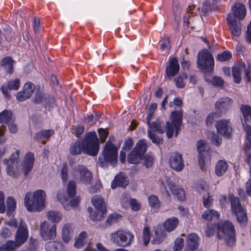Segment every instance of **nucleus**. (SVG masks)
<instances>
[{
  "instance_id": "1",
  "label": "nucleus",
  "mask_w": 251,
  "mask_h": 251,
  "mask_svg": "<svg viewBox=\"0 0 251 251\" xmlns=\"http://www.w3.org/2000/svg\"><path fill=\"white\" fill-rule=\"evenodd\" d=\"M46 192L41 189L25 194L24 204L29 212H40L45 207Z\"/></svg>"
},
{
  "instance_id": "2",
  "label": "nucleus",
  "mask_w": 251,
  "mask_h": 251,
  "mask_svg": "<svg viewBox=\"0 0 251 251\" xmlns=\"http://www.w3.org/2000/svg\"><path fill=\"white\" fill-rule=\"evenodd\" d=\"M73 155H77L83 152L84 153L94 156V133L89 132L86 134L82 142L77 141L72 143L69 149Z\"/></svg>"
},
{
  "instance_id": "3",
  "label": "nucleus",
  "mask_w": 251,
  "mask_h": 251,
  "mask_svg": "<svg viewBox=\"0 0 251 251\" xmlns=\"http://www.w3.org/2000/svg\"><path fill=\"white\" fill-rule=\"evenodd\" d=\"M217 236L219 239L224 240L227 245L235 244V231L234 225L229 221L219 223L218 225Z\"/></svg>"
},
{
  "instance_id": "4",
  "label": "nucleus",
  "mask_w": 251,
  "mask_h": 251,
  "mask_svg": "<svg viewBox=\"0 0 251 251\" xmlns=\"http://www.w3.org/2000/svg\"><path fill=\"white\" fill-rule=\"evenodd\" d=\"M171 122H167L166 124V135L168 138H171L173 136L175 131L176 136H177L182 122V113L181 111H175L171 113L170 116Z\"/></svg>"
},
{
  "instance_id": "5",
  "label": "nucleus",
  "mask_w": 251,
  "mask_h": 251,
  "mask_svg": "<svg viewBox=\"0 0 251 251\" xmlns=\"http://www.w3.org/2000/svg\"><path fill=\"white\" fill-rule=\"evenodd\" d=\"M19 151L16 150L13 153L9 159H4L3 164L6 165L5 171L9 176L13 178L18 177L21 174L22 168L19 164Z\"/></svg>"
},
{
  "instance_id": "6",
  "label": "nucleus",
  "mask_w": 251,
  "mask_h": 251,
  "mask_svg": "<svg viewBox=\"0 0 251 251\" xmlns=\"http://www.w3.org/2000/svg\"><path fill=\"white\" fill-rule=\"evenodd\" d=\"M229 200L232 213L236 216L237 222L241 226H245L248 222V218L246 211L241 205L239 199L233 195H230Z\"/></svg>"
},
{
  "instance_id": "7",
  "label": "nucleus",
  "mask_w": 251,
  "mask_h": 251,
  "mask_svg": "<svg viewBox=\"0 0 251 251\" xmlns=\"http://www.w3.org/2000/svg\"><path fill=\"white\" fill-rule=\"evenodd\" d=\"M198 68L203 72L212 73L214 66V58L207 50L200 51L197 61Z\"/></svg>"
},
{
  "instance_id": "8",
  "label": "nucleus",
  "mask_w": 251,
  "mask_h": 251,
  "mask_svg": "<svg viewBox=\"0 0 251 251\" xmlns=\"http://www.w3.org/2000/svg\"><path fill=\"white\" fill-rule=\"evenodd\" d=\"M134 236L130 231L124 230L117 231L111 234V239L117 245L126 247L130 246L133 242Z\"/></svg>"
},
{
  "instance_id": "9",
  "label": "nucleus",
  "mask_w": 251,
  "mask_h": 251,
  "mask_svg": "<svg viewBox=\"0 0 251 251\" xmlns=\"http://www.w3.org/2000/svg\"><path fill=\"white\" fill-rule=\"evenodd\" d=\"M118 151V149L113 143L107 141L102 152L105 161L115 166L117 162Z\"/></svg>"
},
{
  "instance_id": "10",
  "label": "nucleus",
  "mask_w": 251,
  "mask_h": 251,
  "mask_svg": "<svg viewBox=\"0 0 251 251\" xmlns=\"http://www.w3.org/2000/svg\"><path fill=\"white\" fill-rule=\"evenodd\" d=\"M72 175L75 179L84 184H89L93 179L92 173L84 166H78L72 173Z\"/></svg>"
},
{
  "instance_id": "11",
  "label": "nucleus",
  "mask_w": 251,
  "mask_h": 251,
  "mask_svg": "<svg viewBox=\"0 0 251 251\" xmlns=\"http://www.w3.org/2000/svg\"><path fill=\"white\" fill-rule=\"evenodd\" d=\"M56 228L55 224L51 225L44 221L40 226V233L44 240H50L54 239L56 236Z\"/></svg>"
},
{
  "instance_id": "12",
  "label": "nucleus",
  "mask_w": 251,
  "mask_h": 251,
  "mask_svg": "<svg viewBox=\"0 0 251 251\" xmlns=\"http://www.w3.org/2000/svg\"><path fill=\"white\" fill-rule=\"evenodd\" d=\"M28 237V229L25 223L21 221L15 235V241L17 247H20L26 241Z\"/></svg>"
},
{
  "instance_id": "13",
  "label": "nucleus",
  "mask_w": 251,
  "mask_h": 251,
  "mask_svg": "<svg viewBox=\"0 0 251 251\" xmlns=\"http://www.w3.org/2000/svg\"><path fill=\"white\" fill-rule=\"evenodd\" d=\"M107 213L106 204L100 196H95V221L102 219Z\"/></svg>"
},
{
  "instance_id": "14",
  "label": "nucleus",
  "mask_w": 251,
  "mask_h": 251,
  "mask_svg": "<svg viewBox=\"0 0 251 251\" xmlns=\"http://www.w3.org/2000/svg\"><path fill=\"white\" fill-rule=\"evenodd\" d=\"M57 199L64 209L67 210H70L71 208H76L80 202V199L79 197H76L69 201L65 195L61 192H59L57 194Z\"/></svg>"
},
{
  "instance_id": "15",
  "label": "nucleus",
  "mask_w": 251,
  "mask_h": 251,
  "mask_svg": "<svg viewBox=\"0 0 251 251\" xmlns=\"http://www.w3.org/2000/svg\"><path fill=\"white\" fill-rule=\"evenodd\" d=\"M35 89V85L31 82L25 83L22 91H19L16 94V99L19 101H23L28 99L32 95Z\"/></svg>"
},
{
  "instance_id": "16",
  "label": "nucleus",
  "mask_w": 251,
  "mask_h": 251,
  "mask_svg": "<svg viewBox=\"0 0 251 251\" xmlns=\"http://www.w3.org/2000/svg\"><path fill=\"white\" fill-rule=\"evenodd\" d=\"M34 162V155L33 153H26L22 164V171L25 177L32 170Z\"/></svg>"
},
{
  "instance_id": "17",
  "label": "nucleus",
  "mask_w": 251,
  "mask_h": 251,
  "mask_svg": "<svg viewBox=\"0 0 251 251\" xmlns=\"http://www.w3.org/2000/svg\"><path fill=\"white\" fill-rule=\"evenodd\" d=\"M216 127L217 132L225 137H228L232 133V129L229 120H221L219 121L216 125Z\"/></svg>"
},
{
  "instance_id": "18",
  "label": "nucleus",
  "mask_w": 251,
  "mask_h": 251,
  "mask_svg": "<svg viewBox=\"0 0 251 251\" xmlns=\"http://www.w3.org/2000/svg\"><path fill=\"white\" fill-rule=\"evenodd\" d=\"M170 167L176 171H180L184 167V162L181 154L177 152L173 153L170 158Z\"/></svg>"
},
{
  "instance_id": "19",
  "label": "nucleus",
  "mask_w": 251,
  "mask_h": 251,
  "mask_svg": "<svg viewBox=\"0 0 251 251\" xmlns=\"http://www.w3.org/2000/svg\"><path fill=\"white\" fill-rule=\"evenodd\" d=\"M179 70V65L176 57L170 58L169 64L166 68V75L168 77L174 76Z\"/></svg>"
},
{
  "instance_id": "20",
  "label": "nucleus",
  "mask_w": 251,
  "mask_h": 251,
  "mask_svg": "<svg viewBox=\"0 0 251 251\" xmlns=\"http://www.w3.org/2000/svg\"><path fill=\"white\" fill-rule=\"evenodd\" d=\"M167 183L169 188L175 196V198L180 201L185 200V191L181 187L172 183L169 179L167 180Z\"/></svg>"
},
{
  "instance_id": "21",
  "label": "nucleus",
  "mask_w": 251,
  "mask_h": 251,
  "mask_svg": "<svg viewBox=\"0 0 251 251\" xmlns=\"http://www.w3.org/2000/svg\"><path fill=\"white\" fill-rule=\"evenodd\" d=\"M74 226L71 223L65 224L61 229V238L65 243L70 242L73 237Z\"/></svg>"
},
{
  "instance_id": "22",
  "label": "nucleus",
  "mask_w": 251,
  "mask_h": 251,
  "mask_svg": "<svg viewBox=\"0 0 251 251\" xmlns=\"http://www.w3.org/2000/svg\"><path fill=\"white\" fill-rule=\"evenodd\" d=\"M226 20L231 34L234 36L238 37L241 34V28L232 17L231 14H227Z\"/></svg>"
},
{
  "instance_id": "23",
  "label": "nucleus",
  "mask_w": 251,
  "mask_h": 251,
  "mask_svg": "<svg viewBox=\"0 0 251 251\" xmlns=\"http://www.w3.org/2000/svg\"><path fill=\"white\" fill-rule=\"evenodd\" d=\"M234 16L239 20L243 19L246 15V9L244 4L240 2H236L232 7Z\"/></svg>"
},
{
  "instance_id": "24",
  "label": "nucleus",
  "mask_w": 251,
  "mask_h": 251,
  "mask_svg": "<svg viewBox=\"0 0 251 251\" xmlns=\"http://www.w3.org/2000/svg\"><path fill=\"white\" fill-rule=\"evenodd\" d=\"M245 63H241L235 64L232 69V76L234 82L239 84L241 81V75L242 72L245 69Z\"/></svg>"
},
{
  "instance_id": "25",
  "label": "nucleus",
  "mask_w": 251,
  "mask_h": 251,
  "mask_svg": "<svg viewBox=\"0 0 251 251\" xmlns=\"http://www.w3.org/2000/svg\"><path fill=\"white\" fill-rule=\"evenodd\" d=\"M233 103L232 100L228 97L222 98L217 100L215 103V108L220 111H225L230 108Z\"/></svg>"
},
{
  "instance_id": "26",
  "label": "nucleus",
  "mask_w": 251,
  "mask_h": 251,
  "mask_svg": "<svg viewBox=\"0 0 251 251\" xmlns=\"http://www.w3.org/2000/svg\"><path fill=\"white\" fill-rule=\"evenodd\" d=\"M128 184L127 178L124 174L121 173L114 177L111 183V188L114 189L117 187H126Z\"/></svg>"
},
{
  "instance_id": "27",
  "label": "nucleus",
  "mask_w": 251,
  "mask_h": 251,
  "mask_svg": "<svg viewBox=\"0 0 251 251\" xmlns=\"http://www.w3.org/2000/svg\"><path fill=\"white\" fill-rule=\"evenodd\" d=\"M54 133V131L53 129L42 130L36 134L35 138L38 142L45 144L46 139L48 140Z\"/></svg>"
},
{
  "instance_id": "28",
  "label": "nucleus",
  "mask_w": 251,
  "mask_h": 251,
  "mask_svg": "<svg viewBox=\"0 0 251 251\" xmlns=\"http://www.w3.org/2000/svg\"><path fill=\"white\" fill-rule=\"evenodd\" d=\"M200 240V238L195 233L188 235L186 243L188 249L191 251L196 250L198 248Z\"/></svg>"
},
{
  "instance_id": "29",
  "label": "nucleus",
  "mask_w": 251,
  "mask_h": 251,
  "mask_svg": "<svg viewBox=\"0 0 251 251\" xmlns=\"http://www.w3.org/2000/svg\"><path fill=\"white\" fill-rule=\"evenodd\" d=\"M46 251H65L66 249L61 242L49 241L45 246Z\"/></svg>"
},
{
  "instance_id": "30",
  "label": "nucleus",
  "mask_w": 251,
  "mask_h": 251,
  "mask_svg": "<svg viewBox=\"0 0 251 251\" xmlns=\"http://www.w3.org/2000/svg\"><path fill=\"white\" fill-rule=\"evenodd\" d=\"M178 225V220L177 218L173 217L167 219L163 223V226L165 230L171 232L175 229Z\"/></svg>"
},
{
  "instance_id": "31",
  "label": "nucleus",
  "mask_w": 251,
  "mask_h": 251,
  "mask_svg": "<svg viewBox=\"0 0 251 251\" xmlns=\"http://www.w3.org/2000/svg\"><path fill=\"white\" fill-rule=\"evenodd\" d=\"M228 167V164L226 161L223 160H219L215 166V174L218 176H221L226 172Z\"/></svg>"
},
{
  "instance_id": "32",
  "label": "nucleus",
  "mask_w": 251,
  "mask_h": 251,
  "mask_svg": "<svg viewBox=\"0 0 251 251\" xmlns=\"http://www.w3.org/2000/svg\"><path fill=\"white\" fill-rule=\"evenodd\" d=\"M0 66L7 73L11 74L13 70V60L10 57H4L0 62Z\"/></svg>"
},
{
  "instance_id": "33",
  "label": "nucleus",
  "mask_w": 251,
  "mask_h": 251,
  "mask_svg": "<svg viewBox=\"0 0 251 251\" xmlns=\"http://www.w3.org/2000/svg\"><path fill=\"white\" fill-rule=\"evenodd\" d=\"M47 217L48 220L52 223H58L62 219V214L60 212L55 210L48 211Z\"/></svg>"
},
{
  "instance_id": "34",
  "label": "nucleus",
  "mask_w": 251,
  "mask_h": 251,
  "mask_svg": "<svg viewBox=\"0 0 251 251\" xmlns=\"http://www.w3.org/2000/svg\"><path fill=\"white\" fill-rule=\"evenodd\" d=\"M148 147V143L145 139H141L136 144L133 150L143 156Z\"/></svg>"
},
{
  "instance_id": "35",
  "label": "nucleus",
  "mask_w": 251,
  "mask_h": 251,
  "mask_svg": "<svg viewBox=\"0 0 251 251\" xmlns=\"http://www.w3.org/2000/svg\"><path fill=\"white\" fill-rule=\"evenodd\" d=\"M201 218L202 219L208 221L213 220H218L220 218V214L217 211L213 209H207L202 215Z\"/></svg>"
},
{
  "instance_id": "36",
  "label": "nucleus",
  "mask_w": 251,
  "mask_h": 251,
  "mask_svg": "<svg viewBox=\"0 0 251 251\" xmlns=\"http://www.w3.org/2000/svg\"><path fill=\"white\" fill-rule=\"evenodd\" d=\"M6 214L10 217L16 208V201L12 197H8L6 199Z\"/></svg>"
},
{
  "instance_id": "37",
  "label": "nucleus",
  "mask_w": 251,
  "mask_h": 251,
  "mask_svg": "<svg viewBox=\"0 0 251 251\" xmlns=\"http://www.w3.org/2000/svg\"><path fill=\"white\" fill-rule=\"evenodd\" d=\"M12 119V114L10 111L8 110L3 111L0 113V122L1 123L0 126H3V124H8L13 121Z\"/></svg>"
},
{
  "instance_id": "38",
  "label": "nucleus",
  "mask_w": 251,
  "mask_h": 251,
  "mask_svg": "<svg viewBox=\"0 0 251 251\" xmlns=\"http://www.w3.org/2000/svg\"><path fill=\"white\" fill-rule=\"evenodd\" d=\"M148 203L151 208L157 210L161 206V202L157 196L151 195L148 197Z\"/></svg>"
},
{
  "instance_id": "39",
  "label": "nucleus",
  "mask_w": 251,
  "mask_h": 251,
  "mask_svg": "<svg viewBox=\"0 0 251 251\" xmlns=\"http://www.w3.org/2000/svg\"><path fill=\"white\" fill-rule=\"evenodd\" d=\"M142 157L143 156L133 150L128 155L127 160L130 164H137L139 162Z\"/></svg>"
},
{
  "instance_id": "40",
  "label": "nucleus",
  "mask_w": 251,
  "mask_h": 251,
  "mask_svg": "<svg viewBox=\"0 0 251 251\" xmlns=\"http://www.w3.org/2000/svg\"><path fill=\"white\" fill-rule=\"evenodd\" d=\"M87 236V233L85 231H82L79 233L77 237L75 238L74 246L76 248H80L84 245V241Z\"/></svg>"
},
{
  "instance_id": "41",
  "label": "nucleus",
  "mask_w": 251,
  "mask_h": 251,
  "mask_svg": "<svg viewBox=\"0 0 251 251\" xmlns=\"http://www.w3.org/2000/svg\"><path fill=\"white\" fill-rule=\"evenodd\" d=\"M17 247L14 241L9 240L0 247V251H16Z\"/></svg>"
},
{
  "instance_id": "42",
  "label": "nucleus",
  "mask_w": 251,
  "mask_h": 251,
  "mask_svg": "<svg viewBox=\"0 0 251 251\" xmlns=\"http://www.w3.org/2000/svg\"><path fill=\"white\" fill-rule=\"evenodd\" d=\"M66 191L69 198L74 197L76 194V184L75 182L69 181L67 186Z\"/></svg>"
},
{
  "instance_id": "43",
  "label": "nucleus",
  "mask_w": 251,
  "mask_h": 251,
  "mask_svg": "<svg viewBox=\"0 0 251 251\" xmlns=\"http://www.w3.org/2000/svg\"><path fill=\"white\" fill-rule=\"evenodd\" d=\"M240 111L245 121L248 118L251 119V106L248 104H241Z\"/></svg>"
},
{
  "instance_id": "44",
  "label": "nucleus",
  "mask_w": 251,
  "mask_h": 251,
  "mask_svg": "<svg viewBox=\"0 0 251 251\" xmlns=\"http://www.w3.org/2000/svg\"><path fill=\"white\" fill-rule=\"evenodd\" d=\"M122 218V216L117 213L110 214L106 219V224L110 226L113 223H115L121 220Z\"/></svg>"
},
{
  "instance_id": "45",
  "label": "nucleus",
  "mask_w": 251,
  "mask_h": 251,
  "mask_svg": "<svg viewBox=\"0 0 251 251\" xmlns=\"http://www.w3.org/2000/svg\"><path fill=\"white\" fill-rule=\"evenodd\" d=\"M160 230V227H158L156 229H154V231L155 233V236L153 237V239L151 241L152 244H158L163 241L164 237L161 233H159Z\"/></svg>"
},
{
  "instance_id": "46",
  "label": "nucleus",
  "mask_w": 251,
  "mask_h": 251,
  "mask_svg": "<svg viewBox=\"0 0 251 251\" xmlns=\"http://www.w3.org/2000/svg\"><path fill=\"white\" fill-rule=\"evenodd\" d=\"M142 238L144 241V244L147 246L149 244L151 239V232L149 226H144L143 230Z\"/></svg>"
},
{
  "instance_id": "47",
  "label": "nucleus",
  "mask_w": 251,
  "mask_h": 251,
  "mask_svg": "<svg viewBox=\"0 0 251 251\" xmlns=\"http://www.w3.org/2000/svg\"><path fill=\"white\" fill-rule=\"evenodd\" d=\"M208 138L215 144L216 146H219L222 143V139L213 132H209L208 133Z\"/></svg>"
},
{
  "instance_id": "48",
  "label": "nucleus",
  "mask_w": 251,
  "mask_h": 251,
  "mask_svg": "<svg viewBox=\"0 0 251 251\" xmlns=\"http://www.w3.org/2000/svg\"><path fill=\"white\" fill-rule=\"evenodd\" d=\"M232 58V54L228 51H225L222 53L218 54L216 59L221 62L226 61L229 60Z\"/></svg>"
},
{
  "instance_id": "49",
  "label": "nucleus",
  "mask_w": 251,
  "mask_h": 251,
  "mask_svg": "<svg viewBox=\"0 0 251 251\" xmlns=\"http://www.w3.org/2000/svg\"><path fill=\"white\" fill-rule=\"evenodd\" d=\"M20 80L19 78H15L9 81L7 87L10 90H17L20 87Z\"/></svg>"
},
{
  "instance_id": "50",
  "label": "nucleus",
  "mask_w": 251,
  "mask_h": 251,
  "mask_svg": "<svg viewBox=\"0 0 251 251\" xmlns=\"http://www.w3.org/2000/svg\"><path fill=\"white\" fill-rule=\"evenodd\" d=\"M148 136L153 143L157 145L162 144V139L159 138L150 129L148 130Z\"/></svg>"
},
{
  "instance_id": "51",
  "label": "nucleus",
  "mask_w": 251,
  "mask_h": 251,
  "mask_svg": "<svg viewBox=\"0 0 251 251\" xmlns=\"http://www.w3.org/2000/svg\"><path fill=\"white\" fill-rule=\"evenodd\" d=\"M157 107V105L155 103H151L148 110V115L146 118L147 122L148 124H149L150 122H151V118L153 115V113L155 111L156 108Z\"/></svg>"
},
{
  "instance_id": "52",
  "label": "nucleus",
  "mask_w": 251,
  "mask_h": 251,
  "mask_svg": "<svg viewBox=\"0 0 251 251\" xmlns=\"http://www.w3.org/2000/svg\"><path fill=\"white\" fill-rule=\"evenodd\" d=\"M187 78L186 75H182L178 76L175 79V82L176 85L177 87L182 88L184 87L185 85V79Z\"/></svg>"
},
{
  "instance_id": "53",
  "label": "nucleus",
  "mask_w": 251,
  "mask_h": 251,
  "mask_svg": "<svg viewBox=\"0 0 251 251\" xmlns=\"http://www.w3.org/2000/svg\"><path fill=\"white\" fill-rule=\"evenodd\" d=\"M148 125L150 126V128L151 129V130L152 132L156 131L159 133H163L164 132V130L161 128L160 124H158L157 122H153L151 124L150 123Z\"/></svg>"
},
{
  "instance_id": "54",
  "label": "nucleus",
  "mask_w": 251,
  "mask_h": 251,
  "mask_svg": "<svg viewBox=\"0 0 251 251\" xmlns=\"http://www.w3.org/2000/svg\"><path fill=\"white\" fill-rule=\"evenodd\" d=\"M184 246V240L183 238H177L175 242L174 251H180Z\"/></svg>"
},
{
  "instance_id": "55",
  "label": "nucleus",
  "mask_w": 251,
  "mask_h": 251,
  "mask_svg": "<svg viewBox=\"0 0 251 251\" xmlns=\"http://www.w3.org/2000/svg\"><path fill=\"white\" fill-rule=\"evenodd\" d=\"M213 200L211 198L210 194L208 193L203 197V204L206 208L210 207L212 204Z\"/></svg>"
},
{
  "instance_id": "56",
  "label": "nucleus",
  "mask_w": 251,
  "mask_h": 251,
  "mask_svg": "<svg viewBox=\"0 0 251 251\" xmlns=\"http://www.w3.org/2000/svg\"><path fill=\"white\" fill-rule=\"evenodd\" d=\"M197 146L198 151L200 153L206 150L207 149H208L206 143L203 140H200L198 141L197 142Z\"/></svg>"
},
{
  "instance_id": "57",
  "label": "nucleus",
  "mask_w": 251,
  "mask_h": 251,
  "mask_svg": "<svg viewBox=\"0 0 251 251\" xmlns=\"http://www.w3.org/2000/svg\"><path fill=\"white\" fill-rule=\"evenodd\" d=\"M130 206L133 211H138L140 207L141 204L136 199H131L129 201Z\"/></svg>"
},
{
  "instance_id": "58",
  "label": "nucleus",
  "mask_w": 251,
  "mask_h": 251,
  "mask_svg": "<svg viewBox=\"0 0 251 251\" xmlns=\"http://www.w3.org/2000/svg\"><path fill=\"white\" fill-rule=\"evenodd\" d=\"M201 11L204 14H206L211 11V4L210 2L205 1L201 6Z\"/></svg>"
},
{
  "instance_id": "59",
  "label": "nucleus",
  "mask_w": 251,
  "mask_h": 251,
  "mask_svg": "<svg viewBox=\"0 0 251 251\" xmlns=\"http://www.w3.org/2000/svg\"><path fill=\"white\" fill-rule=\"evenodd\" d=\"M5 196L3 192L0 191V213H3L5 211L4 203Z\"/></svg>"
},
{
  "instance_id": "60",
  "label": "nucleus",
  "mask_w": 251,
  "mask_h": 251,
  "mask_svg": "<svg viewBox=\"0 0 251 251\" xmlns=\"http://www.w3.org/2000/svg\"><path fill=\"white\" fill-rule=\"evenodd\" d=\"M133 145V141L132 139L128 138L125 141L122 149L128 151L132 147Z\"/></svg>"
},
{
  "instance_id": "61",
  "label": "nucleus",
  "mask_w": 251,
  "mask_h": 251,
  "mask_svg": "<svg viewBox=\"0 0 251 251\" xmlns=\"http://www.w3.org/2000/svg\"><path fill=\"white\" fill-rule=\"evenodd\" d=\"M98 131L100 136V140L101 141V143H103L105 141L108 133L106 130L102 128L99 129Z\"/></svg>"
},
{
  "instance_id": "62",
  "label": "nucleus",
  "mask_w": 251,
  "mask_h": 251,
  "mask_svg": "<svg viewBox=\"0 0 251 251\" xmlns=\"http://www.w3.org/2000/svg\"><path fill=\"white\" fill-rule=\"evenodd\" d=\"M61 177L64 182H66L68 180L67 165L65 164L63 165L61 170Z\"/></svg>"
},
{
  "instance_id": "63",
  "label": "nucleus",
  "mask_w": 251,
  "mask_h": 251,
  "mask_svg": "<svg viewBox=\"0 0 251 251\" xmlns=\"http://www.w3.org/2000/svg\"><path fill=\"white\" fill-rule=\"evenodd\" d=\"M0 235L2 237L6 238L11 235V232L8 228L3 227L0 230Z\"/></svg>"
},
{
  "instance_id": "64",
  "label": "nucleus",
  "mask_w": 251,
  "mask_h": 251,
  "mask_svg": "<svg viewBox=\"0 0 251 251\" xmlns=\"http://www.w3.org/2000/svg\"><path fill=\"white\" fill-rule=\"evenodd\" d=\"M154 159L152 156L147 155L145 157L144 165L147 168H149L152 165Z\"/></svg>"
}]
</instances>
